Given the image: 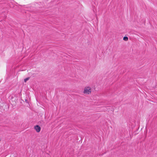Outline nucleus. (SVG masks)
I'll return each mask as SVG.
<instances>
[{
    "label": "nucleus",
    "mask_w": 157,
    "mask_h": 157,
    "mask_svg": "<svg viewBox=\"0 0 157 157\" xmlns=\"http://www.w3.org/2000/svg\"><path fill=\"white\" fill-rule=\"evenodd\" d=\"M91 89L90 87L86 86L84 88L83 93L85 94H89L91 93Z\"/></svg>",
    "instance_id": "1"
},
{
    "label": "nucleus",
    "mask_w": 157,
    "mask_h": 157,
    "mask_svg": "<svg viewBox=\"0 0 157 157\" xmlns=\"http://www.w3.org/2000/svg\"><path fill=\"white\" fill-rule=\"evenodd\" d=\"M34 129L37 132H39L40 131L41 128L39 126L36 125L34 127Z\"/></svg>",
    "instance_id": "2"
},
{
    "label": "nucleus",
    "mask_w": 157,
    "mask_h": 157,
    "mask_svg": "<svg viewBox=\"0 0 157 157\" xmlns=\"http://www.w3.org/2000/svg\"><path fill=\"white\" fill-rule=\"evenodd\" d=\"M123 40H125V41H127L128 40V38L127 36H124L123 38Z\"/></svg>",
    "instance_id": "3"
},
{
    "label": "nucleus",
    "mask_w": 157,
    "mask_h": 157,
    "mask_svg": "<svg viewBox=\"0 0 157 157\" xmlns=\"http://www.w3.org/2000/svg\"><path fill=\"white\" fill-rule=\"evenodd\" d=\"M29 77H28V78H26L25 79H24L25 82H26L27 81L29 80Z\"/></svg>",
    "instance_id": "4"
},
{
    "label": "nucleus",
    "mask_w": 157,
    "mask_h": 157,
    "mask_svg": "<svg viewBox=\"0 0 157 157\" xmlns=\"http://www.w3.org/2000/svg\"><path fill=\"white\" fill-rule=\"evenodd\" d=\"M1 139L0 138V141H1Z\"/></svg>",
    "instance_id": "5"
}]
</instances>
